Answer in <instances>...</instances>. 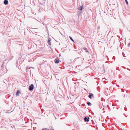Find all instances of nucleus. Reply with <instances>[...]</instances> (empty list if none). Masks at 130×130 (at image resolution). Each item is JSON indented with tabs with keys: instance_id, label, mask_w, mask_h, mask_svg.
I'll return each instance as SVG.
<instances>
[{
	"instance_id": "5",
	"label": "nucleus",
	"mask_w": 130,
	"mask_h": 130,
	"mask_svg": "<svg viewBox=\"0 0 130 130\" xmlns=\"http://www.w3.org/2000/svg\"><path fill=\"white\" fill-rule=\"evenodd\" d=\"M59 59H55V62L56 63H58L59 62Z\"/></svg>"
},
{
	"instance_id": "12",
	"label": "nucleus",
	"mask_w": 130,
	"mask_h": 130,
	"mask_svg": "<svg viewBox=\"0 0 130 130\" xmlns=\"http://www.w3.org/2000/svg\"><path fill=\"white\" fill-rule=\"evenodd\" d=\"M125 0V2H126V3L128 5V2L127 1V0Z\"/></svg>"
},
{
	"instance_id": "1",
	"label": "nucleus",
	"mask_w": 130,
	"mask_h": 130,
	"mask_svg": "<svg viewBox=\"0 0 130 130\" xmlns=\"http://www.w3.org/2000/svg\"><path fill=\"white\" fill-rule=\"evenodd\" d=\"M34 86L32 84H31L29 86V89L30 91H32L34 89Z\"/></svg>"
},
{
	"instance_id": "4",
	"label": "nucleus",
	"mask_w": 130,
	"mask_h": 130,
	"mask_svg": "<svg viewBox=\"0 0 130 130\" xmlns=\"http://www.w3.org/2000/svg\"><path fill=\"white\" fill-rule=\"evenodd\" d=\"M21 94V92L19 90H18L17 91V96L19 95L20 94Z\"/></svg>"
},
{
	"instance_id": "14",
	"label": "nucleus",
	"mask_w": 130,
	"mask_h": 130,
	"mask_svg": "<svg viewBox=\"0 0 130 130\" xmlns=\"http://www.w3.org/2000/svg\"><path fill=\"white\" fill-rule=\"evenodd\" d=\"M14 99V96H13V97H12V100H13Z\"/></svg>"
},
{
	"instance_id": "13",
	"label": "nucleus",
	"mask_w": 130,
	"mask_h": 130,
	"mask_svg": "<svg viewBox=\"0 0 130 130\" xmlns=\"http://www.w3.org/2000/svg\"><path fill=\"white\" fill-rule=\"evenodd\" d=\"M48 45H51V42H50V43H48Z\"/></svg>"
},
{
	"instance_id": "3",
	"label": "nucleus",
	"mask_w": 130,
	"mask_h": 130,
	"mask_svg": "<svg viewBox=\"0 0 130 130\" xmlns=\"http://www.w3.org/2000/svg\"><path fill=\"white\" fill-rule=\"evenodd\" d=\"M89 118L88 117L87 118L86 117H85L84 118V120L86 122H88L89 121Z\"/></svg>"
},
{
	"instance_id": "15",
	"label": "nucleus",
	"mask_w": 130,
	"mask_h": 130,
	"mask_svg": "<svg viewBox=\"0 0 130 130\" xmlns=\"http://www.w3.org/2000/svg\"><path fill=\"white\" fill-rule=\"evenodd\" d=\"M124 114V115L125 116V117H127V116H126V115H125V113H124V114Z\"/></svg>"
},
{
	"instance_id": "10",
	"label": "nucleus",
	"mask_w": 130,
	"mask_h": 130,
	"mask_svg": "<svg viewBox=\"0 0 130 130\" xmlns=\"http://www.w3.org/2000/svg\"><path fill=\"white\" fill-rule=\"evenodd\" d=\"M69 38H70V40L72 41L73 42H74V40H73V39L72 38V37H71V36H69Z\"/></svg>"
},
{
	"instance_id": "17",
	"label": "nucleus",
	"mask_w": 130,
	"mask_h": 130,
	"mask_svg": "<svg viewBox=\"0 0 130 130\" xmlns=\"http://www.w3.org/2000/svg\"><path fill=\"white\" fill-rule=\"evenodd\" d=\"M124 109H125V111H126V108H124Z\"/></svg>"
},
{
	"instance_id": "7",
	"label": "nucleus",
	"mask_w": 130,
	"mask_h": 130,
	"mask_svg": "<svg viewBox=\"0 0 130 130\" xmlns=\"http://www.w3.org/2000/svg\"><path fill=\"white\" fill-rule=\"evenodd\" d=\"M79 8H78V9L80 10H82L83 9V6H80V7H79Z\"/></svg>"
},
{
	"instance_id": "6",
	"label": "nucleus",
	"mask_w": 130,
	"mask_h": 130,
	"mask_svg": "<svg viewBox=\"0 0 130 130\" xmlns=\"http://www.w3.org/2000/svg\"><path fill=\"white\" fill-rule=\"evenodd\" d=\"M4 3L5 5H7L8 4V1L7 0H5L4 2Z\"/></svg>"
},
{
	"instance_id": "2",
	"label": "nucleus",
	"mask_w": 130,
	"mask_h": 130,
	"mask_svg": "<svg viewBox=\"0 0 130 130\" xmlns=\"http://www.w3.org/2000/svg\"><path fill=\"white\" fill-rule=\"evenodd\" d=\"M88 97L91 99L92 98L94 97V95L92 93H90L88 95Z\"/></svg>"
},
{
	"instance_id": "11",
	"label": "nucleus",
	"mask_w": 130,
	"mask_h": 130,
	"mask_svg": "<svg viewBox=\"0 0 130 130\" xmlns=\"http://www.w3.org/2000/svg\"><path fill=\"white\" fill-rule=\"evenodd\" d=\"M51 39L50 38H48V43H50L51 42Z\"/></svg>"
},
{
	"instance_id": "9",
	"label": "nucleus",
	"mask_w": 130,
	"mask_h": 130,
	"mask_svg": "<svg viewBox=\"0 0 130 130\" xmlns=\"http://www.w3.org/2000/svg\"><path fill=\"white\" fill-rule=\"evenodd\" d=\"M87 104L88 106H91V103L89 102H87Z\"/></svg>"
},
{
	"instance_id": "8",
	"label": "nucleus",
	"mask_w": 130,
	"mask_h": 130,
	"mask_svg": "<svg viewBox=\"0 0 130 130\" xmlns=\"http://www.w3.org/2000/svg\"><path fill=\"white\" fill-rule=\"evenodd\" d=\"M83 49L86 52H88V49L86 48V47L84 48Z\"/></svg>"
},
{
	"instance_id": "18",
	"label": "nucleus",
	"mask_w": 130,
	"mask_h": 130,
	"mask_svg": "<svg viewBox=\"0 0 130 130\" xmlns=\"http://www.w3.org/2000/svg\"><path fill=\"white\" fill-rule=\"evenodd\" d=\"M104 71H105L104 69Z\"/></svg>"
},
{
	"instance_id": "16",
	"label": "nucleus",
	"mask_w": 130,
	"mask_h": 130,
	"mask_svg": "<svg viewBox=\"0 0 130 130\" xmlns=\"http://www.w3.org/2000/svg\"><path fill=\"white\" fill-rule=\"evenodd\" d=\"M130 45V43H129L128 44V46H129Z\"/></svg>"
}]
</instances>
